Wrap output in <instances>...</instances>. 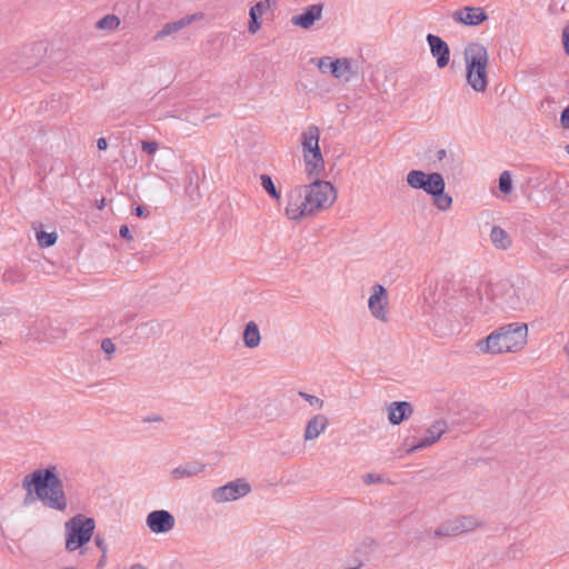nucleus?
Masks as SVG:
<instances>
[{
	"instance_id": "obj_20",
	"label": "nucleus",
	"mask_w": 569,
	"mask_h": 569,
	"mask_svg": "<svg viewBox=\"0 0 569 569\" xmlns=\"http://www.w3.org/2000/svg\"><path fill=\"white\" fill-rule=\"evenodd\" d=\"M206 466L199 461H188L184 465H181L174 468L171 471V478L173 480H180L183 478H191L198 476L203 472Z\"/></svg>"
},
{
	"instance_id": "obj_23",
	"label": "nucleus",
	"mask_w": 569,
	"mask_h": 569,
	"mask_svg": "<svg viewBox=\"0 0 569 569\" xmlns=\"http://www.w3.org/2000/svg\"><path fill=\"white\" fill-rule=\"evenodd\" d=\"M194 20V17L191 16H187V17H183L177 21H173V22H168L166 23L161 30H159L156 36L153 37L154 40H159V39H163L164 37L167 36H170L174 32H178L179 30L183 29L184 27H187L188 24H190L192 21Z\"/></svg>"
},
{
	"instance_id": "obj_29",
	"label": "nucleus",
	"mask_w": 569,
	"mask_h": 569,
	"mask_svg": "<svg viewBox=\"0 0 569 569\" xmlns=\"http://www.w3.org/2000/svg\"><path fill=\"white\" fill-rule=\"evenodd\" d=\"M138 330L146 337L159 336L162 331L160 323L157 321L143 322L138 327Z\"/></svg>"
},
{
	"instance_id": "obj_30",
	"label": "nucleus",
	"mask_w": 569,
	"mask_h": 569,
	"mask_svg": "<svg viewBox=\"0 0 569 569\" xmlns=\"http://www.w3.org/2000/svg\"><path fill=\"white\" fill-rule=\"evenodd\" d=\"M435 537L442 538V537H451L457 536L456 530L451 523V520H447L443 523H441L433 532Z\"/></svg>"
},
{
	"instance_id": "obj_41",
	"label": "nucleus",
	"mask_w": 569,
	"mask_h": 569,
	"mask_svg": "<svg viewBox=\"0 0 569 569\" xmlns=\"http://www.w3.org/2000/svg\"><path fill=\"white\" fill-rule=\"evenodd\" d=\"M119 234L121 238L126 239L127 241H131L132 240V236H131V232H130V229L127 224H122L119 229Z\"/></svg>"
},
{
	"instance_id": "obj_9",
	"label": "nucleus",
	"mask_w": 569,
	"mask_h": 569,
	"mask_svg": "<svg viewBox=\"0 0 569 569\" xmlns=\"http://www.w3.org/2000/svg\"><path fill=\"white\" fill-rule=\"evenodd\" d=\"M317 66L322 73L329 72L335 78L345 81H349L352 76L351 61L347 58L331 59L330 57H322L318 60Z\"/></svg>"
},
{
	"instance_id": "obj_11",
	"label": "nucleus",
	"mask_w": 569,
	"mask_h": 569,
	"mask_svg": "<svg viewBox=\"0 0 569 569\" xmlns=\"http://www.w3.org/2000/svg\"><path fill=\"white\" fill-rule=\"evenodd\" d=\"M146 525L153 533H167L174 528L176 519L170 511L159 509L148 513Z\"/></svg>"
},
{
	"instance_id": "obj_16",
	"label": "nucleus",
	"mask_w": 569,
	"mask_h": 569,
	"mask_svg": "<svg viewBox=\"0 0 569 569\" xmlns=\"http://www.w3.org/2000/svg\"><path fill=\"white\" fill-rule=\"evenodd\" d=\"M413 413V407L408 401H395L388 406V420L398 426Z\"/></svg>"
},
{
	"instance_id": "obj_3",
	"label": "nucleus",
	"mask_w": 569,
	"mask_h": 569,
	"mask_svg": "<svg viewBox=\"0 0 569 569\" xmlns=\"http://www.w3.org/2000/svg\"><path fill=\"white\" fill-rule=\"evenodd\" d=\"M406 181L410 188L423 190L429 194L439 210L447 211L451 208L452 198L445 192L446 182L441 173L411 170L408 172Z\"/></svg>"
},
{
	"instance_id": "obj_51",
	"label": "nucleus",
	"mask_w": 569,
	"mask_h": 569,
	"mask_svg": "<svg viewBox=\"0 0 569 569\" xmlns=\"http://www.w3.org/2000/svg\"><path fill=\"white\" fill-rule=\"evenodd\" d=\"M566 150L569 153V144L566 146Z\"/></svg>"
},
{
	"instance_id": "obj_49",
	"label": "nucleus",
	"mask_w": 569,
	"mask_h": 569,
	"mask_svg": "<svg viewBox=\"0 0 569 569\" xmlns=\"http://www.w3.org/2000/svg\"><path fill=\"white\" fill-rule=\"evenodd\" d=\"M103 207H104V199H101V201L99 202L98 208L102 209Z\"/></svg>"
},
{
	"instance_id": "obj_36",
	"label": "nucleus",
	"mask_w": 569,
	"mask_h": 569,
	"mask_svg": "<svg viewBox=\"0 0 569 569\" xmlns=\"http://www.w3.org/2000/svg\"><path fill=\"white\" fill-rule=\"evenodd\" d=\"M101 350L107 355H112L116 351V346L110 338H104L101 341Z\"/></svg>"
},
{
	"instance_id": "obj_2",
	"label": "nucleus",
	"mask_w": 569,
	"mask_h": 569,
	"mask_svg": "<svg viewBox=\"0 0 569 569\" xmlns=\"http://www.w3.org/2000/svg\"><path fill=\"white\" fill-rule=\"evenodd\" d=\"M528 327L526 323L512 322L491 332L477 346L485 353L516 352L527 343Z\"/></svg>"
},
{
	"instance_id": "obj_13",
	"label": "nucleus",
	"mask_w": 569,
	"mask_h": 569,
	"mask_svg": "<svg viewBox=\"0 0 569 569\" xmlns=\"http://www.w3.org/2000/svg\"><path fill=\"white\" fill-rule=\"evenodd\" d=\"M427 42L430 48L431 56L436 58L438 68L442 69L448 66L450 60V49L448 43L439 36L428 33Z\"/></svg>"
},
{
	"instance_id": "obj_7",
	"label": "nucleus",
	"mask_w": 569,
	"mask_h": 569,
	"mask_svg": "<svg viewBox=\"0 0 569 569\" xmlns=\"http://www.w3.org/2000/svg\"><path fill=\"white\" fill-rule=\"evenodd\" d=\"M251 491L250 483L244 478H238L212 490L211 498L217 503L238 500Z\"/></svg>"
},
{
	"instance_id": "obj_40",
	"label": "nucleus",
	"mask_w": 569,
	"mask_h": 569,
	"mask_svg": "<svg viewBox=\"0 0 569 569\" xmlns=\"http://www.w3.org/2000/svg\"><path fill=\"white\" fill-rule=\"evenodd\" d=\"M560 123L565 129H569V106L560 114Z\"/></svg>"
},
{
	"instance_id": "obj_52",
	"label": "nucleus",
	"mask_w": 569,
	"mask_h": 569,
	"mask_svg": "<svg viewBox=\"0 0 569 569\" xmlns=\"http://www.w3.org/2000/svg\"><path fill=\"white\" fill-rule=\"evenodd\" d=\"M348 569H359V567L348 568Z\"/></svg>"
},
{
	"instance_id": "obj_42",
	"label": "nucleus",
	"mask_w": 569,
	"mask_h": 569,
	"mask_svg": "<svg viewBox=\"0 0 569 569\" xmlns=\"http://www.w3.org/2000/svg\"><path fill=\"white\" fill-rule=\"evenodd\" d=\"M149 210L143 206H137L134 208V214L139 218H146L149 216Z\"/></svg>"
},
{
	"instance_id": "obj_47",
	"label": "nucleus",
	"mask_w": 569,
	"mask_h": 569,
	"mask_svg": "<svg viewBox=\"0 0 569 569\" xmlns=\"http://www.w3.org/2000/svg\"><path fill=\"white\" fill-rule=\"evenodd\" d=\"M446 156H447V151L445 149H439L437 151V159L439 161L443 160L446 158Z\"/></svg>"
},
{
	"instance_id": "obj_22",
	"label": "nucleus",
	"mask_w": 569,
	"mask_h": 569,
	"mask_svg": "<svg viewBox=\"0 0 569 569\" xmlns=\"http://www.w3.org/2000/svg\"><path fill=\"white\" fill-rule=\"evenodd\" d=\"M500 305L507 310H519L522 308V300L513 286H508L502 296Z\"/></svg>"
},
{
	"instance_id": "obj_46",
	"label": "nucleus",
	"mask_w": 569,
	"mask_h": 569,
	"mask_svg": "<svg viewBox=\"0 0 569 569\" xmlns=\"http://www.w3.org/2000/svg\"><path fill=\"white\" fill-rule=\"evenodd\" d=\"M106 562H107V553H102L101 558L99 559V561L97 563V568L101 569L102 567H104Z\"/></svg>"
},
{
	"instance_id": "obj_24",
	"label": "nucleus",
	"mask_w": 569,
	"mask_h": 569,
	"mask_svg": "<svg viewBox=\"0 0 569 569\" xmlns=\"http://www.w3.org/2000/svg\"><path fill=\"white\" fill-rule=\"evenodd\" d=\"M243 343L247 348L253 349L260 345L261 335L258 325L254 321H249L243 329L242 333Z\"/></svg>"
},
{
	"instance_id": "obj_25",
	"label": "nucleus",
	"mask_w": 569,
	"mask_h": 569,
	"mask_svg": "<svg viewBox=\"0 0 569 569\" xmlns=\"http://www.w3.org/2000/svg\"><path fill=\"white\" fill-rule=\"evenodd\" d=\"M492 243L499 249H507L511 246V239L506 230L495 226L490 232Z\"/></svg>"
},
{
	"instance_id": "obj_32",
	"label": "nucleus",
	"mask_w": 569,
	"mask_h": 569,
	"mask_svg": "<svg viewBox=\"0 0 569 569\" xmlns=\"http://www.w3.org/2000/svg\"><path fill=\"white\" fill-rule=\"evenodd\" d=\"M459 518H460V521H461L462 533L467 532V531H470V530H473V529H476L477 527L480 526V521L477 518H475V517H471V516H459Z\"/></svg>"
},
{
	"instance_id": "obj_1",
	"label": "nucleus",
	"mask_w": 569,
	"mask_h": 569,
	"mask_svg": "<svg viewBox=\"0 0 569 569\" xmlns=\"http://www.w3.org/2000/svg\"><path fill=\"white\" fill-rule=\"evenodd\" d=\"M21 486L26 491L22 499L23 507L40 500L48 509L59 512L68 509V498L56 466L39 468L26 475Z\"/></svg>"
},
{
	"instance_id": "obj_31",
	"label": "nucleus",
	"mask_w": 569,
	"mask_h": 569,
	"mask_svg": "<svg viewBox=\"0 0 569 569\" xmlns=\"http://www.w3.org/2000/svg\"><path fill=\"white\" fill-rule=\"evenodd\" d=\"M499 190L503 194L512 191V179L509 171H503L499 177Z\"/></svg>"
},
{
	"instance_id": "obj_33",
	"label": "nucleus",
	"mask_w": 569,
	"mask_h": 569,
	"mask_svg": "<svg viewBox=\"0 0 569 569\" xmlns=\"http://www.w3.org/2000/svg\"><path fill=\"white\" fill-rule=\"evenodd\" d=\"M3 280L9 283H19L24 280V276L19 270L10 269L4 271Z\"/></svg>"
},
{
	"instance_id": "obj_5",
	"label": "nucleus",
	"mask_w": 569,
	"mask_h": 569,
	"mask_svg": "<svg viewBox=\"0 0 569 569\" xmlns=\"http://www.w3.org/2000/svg\"><path fill=\"white\" fill-rule=\"evenodd\" d=\"M66 550L76 551L87 545L94 532L96 522L91 517L78 513L64 523Z\"/></svg>"
},
{
	"instance_id": "obj_14",
	"label": "nucleus",
	"mask_w": 569,
	"mask_h": 569,
	"mask_svg": "<svg viewBox=\"0 0 569 569\" xmlns=\"http://www.w3.org/2000/svg\"><path fill=\"white\" fill-rule=\"evenodd\" d=\"M452 18L456 22L466 26H479L488 19L486 11L478 7H463L453 12Z\"/></svg>"
},
{
	"instance_id": "obj_15",
	"label": "nucleus",
	"mask_w": 569,
	"mask_h": 569,
	"mask_svg": "<svg viewBox=\"0 0 569 569\" xmlns=\"http://www.w3.org/2000/svg\"><path fill=\"white\" fill-rule=\"evenodd\" d=\"M322 10V3L308 6L301 13L291 18V23L302 29H309L321 18Z\"/></svg>"
},
{
	"instance_id": "obj_17",
	"label": "nucleus",
	"mask_w": 569,
	"mask_h": 569,
	"mask_svg": "<svg viewBox=\"0 0 569 569\" xmlns=\"http://www.w3.org/2000/svg\"><path fill=\"white\" fill-rule=\"evenodd\" d=\"M306 172L309 177L319 176L325 169V160L320 148H313L312 151L303 153Z\"/></svg>"
},
{
	"instance_id": "obj_8",
	"label": "nucleus",
	"mask_w": 569,
	"mask_h": 569,
	"mask_svg": "<svg viewBox=\"0 0 569 569\" xmlns=\"http://www.w3.org/2000/svg\"><path fill=\"white\" fill-rule=\"evenodd\" d=\"M448 425L446 420L439 419L435 421L426 431V436L415 441V438L407 437L405 446H407V453H412L418 450L428 448L436 443L441 436L447 431Z\"/></svg>"
},
{
	"instance_id": "obj_38",
	"label": "nucleus",
	"mask_w": 569,
	"mask_h": 569,
	"mask_svg": "<svg viewBox=\"0 0 569 569\" xmlns=\"http://www.w3.org/2000/svg\"><path fill=\"white\" fill-rule=\"evenodd\" d=\"M562 44L566 54H569V26H566L562 30Z\"/></svg>"
},
{
	"instance_id": "obj_44",
	"label": "nucleus",
	"mask_w": 569,
	"mask_h": 569,
	"mask_svg": "<svg viewBox=\"0 0 569 569\" xmlns=\"http://www.w3.org/2000/svg\"><path fill=\"white\" fill-rule=\"evenodd\" d=\"M97 147L99 150H106L108 148V141L106 138H99L97 141Z\"/></svg>"
},
{
	"instance_id": "obj_35",
	"label": "nucleus",
	"mask_w": 569,
	"mask_h": 569,
	"mask_svg": "<svg viewBox=\"0 0 569 569\" xmlns=\"http://www.w3.org/2000/svg\"><path fill=\"white\" fill-rule=\"evenodd\" d=\"M142 150L148 154H153L158 150V142L153 140L141 141Z\"/></svg>"
},
{
	"instance_id": "obj_10",
	"label": "nucleus",
	"mask_w": 569,
	"mask_h": 569,
	"mask_svg": "<svg viewBox=\"0 0 569 569\" xmlns=\"http://www.w3.org/2000/svg\"><path fill=\"white\" fill-rule=\"evenodd\" d=\"M286 214L290 220L293 221H299L303 217L313 214L312 212H309V204L306 202L303 188L297 187L288 196Z\"/></svg>"
},
{
	"instance_id": "obj_4",
	"label": "nucleus",
	"mask_w": 569,
	"mask_h": 569,
	"mask_svg": "<svg viewBox=\"0 0 569 569\" xmlns=\"http://www.w3.org/2000/svg\"><path fill=\"white\" fill-rule=\"evenodd\" d=\"M467 83L477 92H485L488 87V51L479 42L469 43L463 52Z\"/></svg>"
},
{
	"instance_id": "obj_37",
	"label": "nucleus",
	"mask_w": 569,
	"mask_h": 569,
	"mask_svg": "<svg viewBox=\"0 0 569 569\" xmlns=\"http://www.w3.org/2000/svg\"><path fill=\"white\" fill-rule=\"evenodd\" d=\"M382 479L379 475H376V473H366L363 476V482L366 485H372V483H378V482H381Z\"/></svg>"
},
{
	"instance_id": "obj_34",
	"label": "nucleus",
	"mask_w": 569,
	"mask_h": 569,
	"mask_svg": "<svg viewBox=\"0 0 569 569\" xmlns=\"http://www.w3.org/2000/svg\"><path fill=\"white\" fill-rule=\"evenodd\" d=\"M298 395H299V397L305 399L307 402H309L310 406H315V407L321 409L325 405V401L317 396L309 395L303 391H299Z\"/></svg>"
},
{
	"instance_id": "obj_6",
	"label": "nucleus",
	"mask_w": 569,
	"mask_h": 569,
	"mask_svg": "<svg viewBox=\"0 0 569 569\" xmlns=\"http://www.w3.org/2000/svg\"><path fill=\"white\" fill-rule=\"evenodd\" d=\"M303 188L306 202L309 204V212L313 214L325 208L330 207L336 198L337 192L329 181L315 180L309 186H300Z\"/></svg>"
},
{
	"instance_id": "obj_48",
	"label": "nucleus",
	"mask_w": 569,
	"mask_h": 569,
	"mask_svg": "<svg viewBox=\"0 0 569 569\" xmlns=\"http://www.w3.org/2000/svg\"><path fill=\"white\" fill-rule=\"evenodd\" d=\"M130 569H148L147 567H144L143 565L141 563H134L131 566Z\"/></svg>"
},
{
	"instance_id": "obj_21",
	"label": "nucleus",
	"mask_w": 569,
	"mask_h": 569,
	"mask_svg": "<svg viewBox=\"0 0 569 569\" xmlns=\"http://www.w3.org/2000/svg\"><path fill=\"white\" fill-rule=\"evenodd\" d=\"M320 130L317 126H309L301 134V144L303 153L313 150L319 147Z\"/></svg>"
},
{
	"instance_id": "obj_27",
	"label": "nucleus",
	"mask_w": 569,
	"mask_h": 569,
	"mask_svg": "<svg viewBox=\"0 0 569 569\" xmlns=\"http://www.w3.org/2000/svg\"><path fill=\"white\" fill-rule=\"evenodd\" d=\"M261 186L264 189V191L274 200L280 199V191L277 189V187L273 183L272 178L269 174H261L260 176Z\"/></svg>"
},
{
	"instance_id": "obj_26",
	"label": "nucleus",
	"mask_w": 569,
	"mask_h": 569,
	"mask_svg": "<svg viewBox=\"0 0 569 569\" xmlns=\"http://www.w3.org/2000/svg\"><path fill=\"white\" fill-rule=\"evenodd\" d=\"M119 26L120 19L116 14H107L96 23V28L99 30H114Z\"/></svg>"
},
{
	"instance_id": "obj_43",
	"label": "nucleus",
	"mask_w": 569,
	"mask_h": 569,
	"mask_svg": "<svg viewBox=\"0 0 569 569\" xmlns=\"http://www.w3.org/2000/svg\"><path fill=\"white\" fill-rule=\"evenodd\" d=\"M451 520V523L456 530V533L457 535H460L462 533V530H461V521H460V518L457 517V518H453V519H450Z\"/></svg>"
},
{
	"instance_id": "obj_45",
	"label": "nucleus",
	"mask_w": 569,
	"mask_h": 569,
	"mask_svg": "<svg viewBox=\"0 0 569 569\" xmlns=\"http://www.w3.org/2000/svg\"><path fill=\"white\" fill-rule=\"evenodd\" d=\"M162 421V417L160 416H151L143 419V422H158Z\"/></svg>"
},
{
	"instance_id": "obj_28",
	"label": "nucleus",
	"mask_w": 569,
	"mask_h": 569,
	"mask_svg": "<svg viewBox=\"0 0 569 569\" xmlns=\"http://www.w3.org/2000/svg\"><path fill=\"white\" fill-rule=\"evenodd\" d=\"M58 240V234L56 232H46L39 231L37 232V241L39 247L49 248L52 247Z\"/></svg>"
},
{
	"instance_id": "obj_19",
	"label": "nucleus",
	"mask_w": 569,
	"mask_h": 569,
	"mask_svg": "<svg viewBox=\"0 0 569 569\" xmlns=\"http://www.w3.org/2000/svg\"><path fill=\"white\" fill-rule=\"evenodd\" d=\"M271 6L270 0H263L259 1L256 4H253L249 10V24H248V31L252 34H254L260 28H261V16L266 12L267 9H269Z\"/></svg>"
},
{
	"instance_id": "obj_50",
	"label": "nucleus",
	"mask_w": 569,
	"mask_h": 569,
	"mask_svg": "<svg viewBox=\"0 0 569 569\" xmlns=\"http://www.w3.org/2000/svg\"><path fill=\"white\" fill-rule=\"evenodd\" d=\"M63 569H77L76 567H66Z\"/></svg>"
},
{
	"instance_id": "obj_12",
	"label": "nucleus",
	"mask_w": 569,
	"mask_h": 569,
	"mask_svg": "<svg viewBox=\"0 0 569 569\" xmlns=\"http://www.w3.org/2000/svg\"><path fill=\"white\" fill-rule=\"evenodd\" d=\"M388 305L387 290L381 284L372 287V295L368 300V307L372 316L380 321H388L386 306Z\"/></svg>"
},
{
	"instance_id": "obj_18",
	"label": "nucleus",
	"mask_w": 569,
	"mask_h": 569,
	"mask_svg": "<svg viewBox=\"0 0 569 569\" xmlns=\"http://www.w3.org/2000/svg\"><path fill=\"white\" fill-rule=\"evenodd\" d=\"M329 420L325 415H316L311 417L306 426L305 440H313L318 438L328 427Z\"/></svg>"
},
{
	"instance_id": "obj_39",
	"label": "nucleus",
	"mask_w": 569,
	"mask_h": 569,
	"mask_svg": "<svg viewBox=\"0 0 569 569\" xmlns=\"http://www.w3.org/2000/svg\"><path fill=\"white\" fill-rule=\"evenodd\" d=\"M94 543L101 550V553H107L108 552V547H107V543L104 541V538L101 537L100 535H97L94 537Z\"/></svg>"
}]
</instances>
